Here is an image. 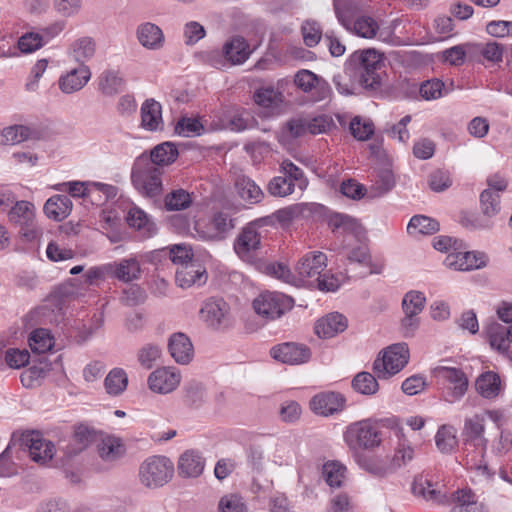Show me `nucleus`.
<instances>
[{
  "label": "nucleus",
  "instance_id": "f257e3e1",
  "mask_svg": "<svg viewBox=\"0 0 512 512\" xmlns=\"http://www.w3.org/2000/svg\"><path fill=\"white\" fill-rule=\"evenodd\" d=\"M412 492L432 504L452 505L450 512H487L470 489H458L448 494L443 484L433 482L427 476L420 475L414 479Z\"/></svg>",
  "mask_w": 512,
  "mask_h": 512
},
{
  "label": "nucleus",
  "instance_id": "f03ea898",
  "mask_svg": "<svg viewBox=\"0 0 512 512\" xmlns=\"http://www.w3.org/2000/svg\"><path fill=\"white\" fill-rule=\"evenodd\" d=\"M383 56L374 49L354 52L345 64V74L358 76L360 84L369 89H377L381 84L380 70Z\"/></svg>",
  "mask_w": 512,
  "mask_h": 512
},
{
  "label": "nucleus",
  "instance_id": "7ed1b4c3",
  "mask_svg": "<svg viewBox=\"0 0 512 512\" xmlns=\"http://www.w3.org/2000/svg\"><path fill=\"white\" fill-rule=\"evenodd\" d=\"M343 440L352 455L363 450H373L382 443L379 423L371 418L355 421L346 426Z\"/></svg>",
  "mask_w": 512,
  "mask_h": 512
},
{
  "label": "nucleus",
  "instance_id": "20e7f679",
  "mask_svg": "<svg viewBox=\"0 0 512 512\" xmlns=\"http://www.w3.org/2000/svg\"><path fill=\"white\" fill-rule=\"evenodd\" d=\"M443 360L431 369L432 376L440 385L441 397L453 404L460 401L468 391L469 379L466 373L458 367L448 366Z\"/></svg>",
  "mask_w": 512,
  "mask_h": 512
},
{
  "label": "nucleus",
  "instance_id": "39448f33",
  "mask_svg": "<svg viewBox=\"0 0 512 512\" xmlns=\"http://www.w3.org/2000/svg\"><path fill=\"white\" fill-rule=\"evenodd\" d=\"M267 226H273L272 217L255 219L243 227L234 242V251L241 260L247 263L256 261L263 238L261 229Z\"/></svg>",
  "mask_w": 512,
  "mask_h": 512
},
{
  "label": "nucleus",
  "instance_id": "423d86ee",
  "mask_svg": "<svg viewBox=\"0 0 512 512\" xmlns=\"http://www.w3.org/2000/svg\"><path fill=\"white\" fill-rule=\"evenodd\" d=\"M334 9L338 21L347 31L367 39L375 37L379 26L372 17L357 15L348 7L347 0H334Z\"/></svg>",
  "mask_w": 512,
  "mask_h": 512
},
{
  "label": "nucleus",
  "instance_id": "0eeeda50",
  "mask_svg": "<svg viewBox=\"0 0 512 512\" xmlns=\"http://www.w3.org/2000/svg\"><path fill=\"white\" fill-rule=\"evenodd\" d=\"M409 348L404 342L383 349L373 363V371L379 379H388L398 374L409 361Z\"/></svg>",
  "mask_w": 512,
  "mask_h": 512
},
{
  "label": "nucleus",
  "instance_id": "6e6552de",
  "mask_svg": "<svg viewBox=\"0 0 512 512\" xmlns=\"http://www.w3.org/2000/svg\"><path fill=\"white\" fill-rule=\"evenodd\" d=\"M162 169L153 163L138 161L131 172L134 187L143 195L155 197L162 191Z\"/></svg>",
  "mask_w": 512,
  "mask_h": 512
},
{
  "label": "nucleus",
  "instance_id": "1a4fd4ad",
  "mask_svg": "<svg viewBox=\"0 0 512 512\" xmlns=\"http://www.w3.org/2000/svg\"><path fill=\"white\" fill-rule=\"evenodd\" d=\"M174 472L172 462L164 456H152L140 466L141 483L146 487H159L168 482Z\"/></svg>",
  "mask_w": 512,
  "mask_h": 512
},
{
  "label": "nucleus",
  "instance_id": "9d476101",
  "mask_svg": "<svg viewBox=\"0 0 512 512\" xmlns=\"http://www.w3.org/2000/svg\"><path fill=\"white\" fill-rule=\"evenodd\" d=\"M293 306L294 300L280 292L266 291L258 295L253 301L255 312L270 320L281 317Z\"/></svg>",
  "mask_w": 512,
  "mask_h": 512
},
{
  "label": "nucleus",
  "instance_id": "9b49d317",
  "mask_svg": "<svg viewBox=\"0 0 512 512\" xmlns=\"http://www.w3.org/2000/svg\"><path fill=\"white\" fill-rule=\"evenodd\" d=\"M201 320L213 330H224L231 326L230 306L222 298L205 300L199 311Z\"/></svg>",
  "mask_w": 512,
  "mask_h": 512
},
{
  "label": "nucleus",
  "instance_id": "f8f14e48",
  "mask_svg": "<svg viewBox=\"0 0 512 512\" xmlns=\"http://www.w3.org/2000/svg\"><path fill=\"white\" fill-rule=\"evenodd\" d=\"M295 85L305 93H309L314 101H323L330 97L332 90L329 83L310 70H300L294 77Z\"/></svg>",
  "mask_w": 512,
  "mask_h": 512
},
{
  "label": "nucleus",
  "instance_id": "ddd939ff",
  "mask_svg": "<svg viewBox=\"0 0 512 512\" xmlns=\"http://www.w3.org/2000/svg\"><path fill=\"white\" fill-rule=\"evenodd\" d=\"M181 378V374L176 368L160 367L150 373L147 384L154 393L168 394L180 385Z\"/></svg>",
  "mask_w": 512,
  "mask_h": 512
},
{
  "label": "nucleus",
  "instance_id": "4468645a",
  "mask_svg": "<svg viewBox=\"0 0 512 512\" xmlns=\"http://www.w3.org/2000/svg\"><path fill=\"white\" fill-rule=\"evenodd\" d=\"M327 266V256L320 251L304 254L295 266L298 283H305L311 278H317Z\"/></svg>",
  "mask_w": 512,
  "mask_h": 512
},
{
  "label": "nucleus",
  "instance_id": "2eb2a0df",
  "mask_svg": "<svg viewBox=\"0 0 512 512\" xmlns=\"http://www.w3.org/2000/svg\"><path fill=\"white\" fill-rule=\"evenodd\" d=\"M270 355L282 363L299 365L309 361L311 351L305 344L285 342L271 348Z\"/></svg>",
  "mask_w": 512,
  "mask_h": 512
},
{
  "label": "nucleus",
  "instance_id": "dca6fc26",
  "mask_svg": "<svg viewBox=\"0 0 512 512\" xmlns=\"http://www.w3.org/2000/svg\"><path fill=\"white\" fill-rule=\"evenodd\" d=\"M345 398L337 392H322L315 395L310 401L311 410L320 416H331L344 409Z\"/></svg>",
  "mask_w": 512,
  "mask_h": 512
},
{
  "label": "nucleus",
  "instance_id": "f3484780",
  "mask_svg": "<svg viewBox=\"0 0 512 512\" xmlns=\"http://www.w3.org/2000/svg\"><path fill=\"white\" fill-rule=\"evenodd\" d=\"M24 441L34 462L46 464L52 460L55 454V446L51 441L45 439L41 433L33 431L25 436Z\"/></svg>",
  "mask_w": 512,
  "mask_h": 512
},
{
  "label": "nucleus",
  "instance_id": "a211bd4d",
  "mask_svg": "<svg viewBox=\"0 0 512 512\" xmlns=\"http://www.w3.org/2000/svg\"><path fill=\"white\" fill-rule=\"evenodd\" d=\"M486 255L480 252H454L447 255L444 263L447 267L459 271L479 269L486 265Z\"/></svg>",
  "mask_w": 512,
  "mask_h": 512
},
{
  "label": "nucleus",
  "instance_id": "6ab92c4d",
  "mask_svg": "<svg viewBox=\"0 0 512 512\" xmlns=\"http://www.w3.org/2000/svg\"><path fill=\"white\" fill-rule=\"evenodd\" d=\"M91 75L92 73L88 66L79 65L59 77V89L65 94L77 92L89 82Z\"/></svg>",
  "mask_w": 512,
  "mask_h": 512
},
{
  "label": "nucleus",
  "instance_id": "aec40b11",
  "mask_svg": "<svg viewBox=\"0 0 512 512\" xmlns=\"http://www.w3.org/2000/svg\"><path fill=\"white\" fill-rule=\"evenodd\" d=\"M475 389L484 399L494 400L503 394L505 385L498 373L486 371L476 378Z\"/></svg>",
  "mask_w": 512,
  "mask_h": 512
},
{
  "label": "nucleus",
  "instance_id": "412c9836",
  "mask_svg": "<svg viewBox=\"0 0 512 512\" xmlns=\"http://www.w3.org/2000/svg\"><path fill=\"white\" fill-rule=\"evenodd\" d=\"M206 281V269L197 261L186 263V265L178 267L176 271V282L181 288L201 286Z\"/></svg>",
  "mask_w": 512,
  "mask_h": 512
},
{
  "label": "nucleus",
  "instance_id": "4be33fe9",
  "mask_svg": "<svg viewBox=\"0 0 512 512\" xmlns=\"http://www.w3.org/2000/svg\"><path fill=\"white\" fill-rule=\"evenodd\" d=\"M485 432V417L481 413L474 414L471 417H467L464 420L463 436L465 439V445L473 443V445L481 446V453L487 446V439L484 437Z\"/></svg>",
  "mask_w": 512,
  "mask_h": 512
},
{
  "label": "nucleus",
  "instance_id": "5701e85b",
  "mask_svg": "<svg viewBox=\"0 0 512 512\" xmlns=\"http://www.w3.org/2000/svg\"><path fill=\"white\" fill-rule=\"evenodd\" d=\"M141 127L155 132L163 129L162 106L153 98L146 99L140 107Z\"/></svg>",
  "mask_w": 512,
  "mask_h": 512
},
{
  "label": "nucleus",
  "instance_id": "b1692460",
  "mask_svg": "<svg viewBox=\"0 0 512 512\" xmlns=\"http://www.w3.org/2000/svg\"><path fill=\"white\" fill-rule=\"evenodd\" d=\"M168 350L171 357L179 364H188L194 356L193 345L187 335L178 332L170 336Z\"/></svg>",
  "mask_w": 512,
  "mask_h": 512
},
{
  "label": "nucleus",
  "instance_id": "393cba45",
  "mask_svg": "<svg viewBox=\"0 0 512 512\" xmlns=\"http://www.w3.org/2000/svg\"><path fill=\"white\" fill-rule=\"evenodd\" d=\"M347 328V319L340 313H330L315 323V333L320 338H332Z\"/></svg>",
  "mask_w": 512,
  "mask_h": 512
},
{
  "label": "nucleus",
  "instance_id": "a878e982",
  "mask_svg": "<svg viewBox=\"0 0 512 512\" xmlns=\"http://www.w3.org/2000/svg\"><path fill=\"white\" fill-rule=\"evenodd\" d=\"M491 347L502 354H507L512 345V325L493 323L487 329Z\"/></svg>",
  "mask_w": 512,
  "mask_h": 512
},
{
  "label": "nucleus",
  "instance_id": "bb28decb",
  "mask_svg": "<svg viewBox=\"0 0 512 512\" xmlns=\"http://www.w3.org/2000/svg\"><path fill=\"white\" fill-rule=\"evenodd\" d=\"M126 221L130 227L138 230L143 237H151L156 233L155 223L144 210L136 205H131L128 208Z\"/></svg>",
  "mask_w": 512,
  "mask_h": 512
},
{
  "label": "nucleus",
  "instance_id": "cd10ccee",
  "mask_svg": "<svg viewBox=\"0 0 512 512\" xmlns=\"http://www.w3.org/2000/svg\"><path fill=\"white\" fill-rule=\"evenodd\" d=\"M328 225L334 233L359 238L363 232L360 223L353 217L335 213L329 217Z\"/></svg>",
  "mask_w": 512,
  "mask_h": 512
},
{
  "label": "nucleus",
  "instance_id": "c85d7f7f",
  "mask_svg": "<svg viewBox=\"0 0 512 512\" xmlns=\"http://www.w3.org/2000/svg\"><path fill=\"white\" fill-rule=\"evenodd\" d=\"M312 211V204L297 203L277 210L270 217L273 218V224L277 221L283 226H288L296 220L309 217Z\"/></svg>",
  "mask_w": 512,
  "mask_h": 512
},
{
  "label": "nucleus",
  "instance_id": "c756f323",
  "mask_svg": "<svg viewBox=\"0 0 512 512\" xmlns=\"http://www.w3.org/2000/svg\"><path fill=\"white\" fill-rule=\"evenodd\" d=\"M253 98L258 106L268 109L270 113L278 112L284 102L283 93L273 86L260 87L255 91Z\"/></svg>",
  "mask_w": 512,
  "mask_h": 512
},
{
  "label": "nucleus",
  "instance_id": "7c9ffc66",
  "mask_svg": "<svg viewBox=\"0 0 512 512\" xmlns=\"http://www.w3.org/2000/svg\"><path fill=\"white\" fill-rule=\"evenodd\" d=\"M352 456L361 469L373 475L385 476L393 471L389 461L381 456L364 455L362 452Z\"/></svg>",
  "mask_w": 512,
  "mask_h": 512
},
{
  "label": "nucleus",
  "instance_id": "2f4dec72",
  "mask_svg": "<svg viewBox=\"0 0 512 512\" xmlns=\"http://www.w3.org/2000/svg\"><path fill=\"white\" fill-rule=\"evenodd\" d=\"M72 206V201L68 196L54 195L46 201L44 212L48 218L61 221L69 216Z\"/></svg>",
  "mask_w": 512,
  "mask_h": 512
},
{
  "label": "nucleus",
  "instance_id": "473e14b6",
  "mask_svg": "<svg viewBox=\"0 0 512 512\" xmlns=\"http://www.w3.org/2000/svg\"><path fill=\"white\" fill-rule=\"evenodd\" d=\"M235 187L240 198L248 204L260 203L264 198V192L260 186L247 176H239L236 179Z\"/></svg>",
  "mask_w": 512,
  "mask_h": 512
},
{
  "label": "nucleus",
  "instance_id": "72a5a7b5",
  "mask_svg": "<svg viewBox=\"0 0 512 512\" xmlns=\"http://www.w3.org/2000/svg\"><path fill=\"white\" fill-rule=\"evenodd\" d=\"M38 131L26 125H12L3 129L1 143L15 145L27 140L37 139Z\"/></svg>",
  "mask_w": 512,
  "mask_h": 512
},
{
  "label": "nucleus",
  "instance_id": "f704fd0d",
  "mask_svg": "<svg viewBox=\"0 0 512 512\" xmlns=\"http://www.w3.org/2000/svg\"><path fill=\"white\" fill-rule=\"evenodd\" d=\"M97 448L100 458L106 462H114L125 453L121 439L110 435L101 438Z\"/></svg>",
  "mask_w": 512,
  "mask_h": 512
},
{
  "label": "nucleus",
  "instance_id": "c9c22d12",
  "mask_svg": "<svg viewBox=\"0 0 512 512\" xmlns=\"http://www.w3.org/2000/svg\"><path fill=\"white\" fill-rule=\"evenodd\" d=\"M223 52L232 64H242L249 58L251 50L244 38L236 36L224 45Z\"/></svg>",
  "mask_w": 512,
  "mask_h": 512
},
{
  "label": "nucleus",
  "instance_id": "e433bc0d",
  "mask_svg": "<svg viewBox=\"0 0 512 512\" xmlns=\"http://www.w3.org/2000/svg\"><path fill=\"white\" fill-rule=\"evenodd\" d=\"M137 37L141 45L148 49H158L164 42L162 30L150 22L143 23L138 27Z\"/></svg>",
  "mask_w": 512,
  "mask_h": 512
},
{
  "label": "nucleus",
  "instance_id": "4c0bfd02",
  "mask_svg": "<svg viewBox=\"0 0 512 512\" xmlns=\"http://www.w3.org/2000/svg\"><path fill=\"white\" fill-rule=\"evenodd\" d=\"M128 387V375L123 368L111 369L104 379V388L108 395L117 397L122 395Z\"/></svg>",
  "mask_w": 512,
  "mask_h": 512
},
{
  "label": "nucleus",
  "instance_id": "58836bf2",
  "mask_svg": "<svg viewBox=\"0 0 512 512\" xmlns=\"http://www.w3.org/2000/svg\"><path fill=\"white\" fill-rule=\"evenodd\" d=\"M125 79L119 71L105 70L99 76V90L106 96H114L125 87Z\"/></svg>",
  "mask_w": 512,
  "mask_h": 512
},
{
  "label": "nucleus",
  "instance_id": "ea45409f",
  "mask_svg": "<svg viewBox=\"0 0 512 512\" xmlns=\"http://www.w3.org/2000/svg\"><path fill=\"white\" fill-rule=\"evenodd\" d=\"M96 51V44L90 37H82L75 40L70 49L69 55L79 65H85L87 61L93 58Z\"/></svg>",
  "mask_w": 512,
  "mask_h": 512
},
{
  "label": "nucleus",
  "instance_id": "a19ab883",
  "mask_svg": "<svg viewBox=\"0 0 512 512\" xmlns=\"http://www.w3.org/2000/svg\"><path fill=\"white\" fill-rule=\"evenodd\" d=\"M204 469V460L195 451L184 452L178 462L179 473L186 477H197Z\"/></svg>",
  "mask_w": 512,
  "mask_h": 512
},
{
  "label": "nucleus",
  "instance_id": "79ce46f5",
  "mask_svg": "<svg viewBox=\"0 0 512 512\" xmlns=\"http://www.w3.org/2000/svg\"><path fill=\"white\" fill-rule=\"evenodd\" d=\"M210 226L211 231L203 234L202 237L208 240H219L234 228V223L229 213L220 211L214 214Z\"/></svg>",
  "mask_w": 512,
  "mask_h": 512
},
{
  "label": "nucleus",
  "instance_id": "37998d69",
  "mask_svg": "<svg viewBox=\"0 0 512 512\" xmlns=\"http://www.w3.org/2000/svg\"><path fill=\"white\" fill-rule=\"evenodd\" d=\"M435 444L441 453L451 454L458 445L456 428L448 424L440 426L435 435Z\"/></svg>",
  "mask_w": 512,
  "mask_h": 512
},
{
  "label": "nucleus",
  "instance_id": "c03bdc74",
  "mask_svg": "<svg viewBox=\"0 0 512 512\" xmlns=\"http://www.w3.org/2000/svg\"><path fill=\"white\" fill-rule=\"evenodd\" d=\"M111 264L113 266L112 273L120 281L131 282L140 277V264L135 258L122 259Z\"/></svg>",
  "mask_w": 512,
  "mask_h": 512
},
{
  "label": "nucleus",
  "instance_id": "a18cd8bd",
  "mask_svg": "<svg viewBox=\"0 0 512 512\" xmlns=\"http://www.w3.org/2000/svg\"><path fill=\"white\" fill-rule=\"evenodd\" d=\"M178 156L177 148L169 142H164L157 145L150 154V161L145 160L147 163H153L155 166H165L173 163Z\"/></svg>",
  "mask_w": 512,
  "mask_h": 512
},
{
  "label": "nucleus",
  "instance_id": "49530a36",
  "mask_svg": "<svg viewBox=\"0 0 512 512\" xmlns=\"http://www.w3.org/2000/svg\"><path fill=\"white\" fill-rule=\"evenodd\" d=\"M439 230V223L427 216H413L407 226V232L412 236L430 235Z\"/></svg>",
  "mask_w": 512,
  "mask_h": 512
},
{
  "label": "nucleus",
  "instance_id": "de8ad7c7",
  "mask_svg": "<svg viewBox=\"0 0 512 512\" xmlns=\"http://www.w3.org/2000/svg\"><path fill=\"white\" fill-rule=\"evenodd\" d=\"M165 208L168 211L185 210L192 204V194L184 189H176L165 196Z\"/></svg>",
  "mask_w": 512,
  "mask_h": 512
},
{
  "label": "nucleus",
  "instance_id": "09e8293b",
  "mask_svg": "<svg viewBox=\"0 0 512 512\" xmlns=\"http://www.w3.org/2000/svg\"><path fill=\"white\" fill-rule=\"evenodd\" d=\"M29 345L33 352L45 353L54 346V338L47 329L39 328L31 333Z\"/></svg>",
  "mask_w": 512,
  "mask_h": 512
},
{
  "label": "nucleus",
  "instance_id": "8fccbe9b",
  "mask_svg": "<svg viewBox=\"0 0 512 512\" xmlns=\"http://www.w3.org/2000/svg\"><path fill=\"white\" fill-rule=\"evenodd\" d=\"M9 217L12 222L21 226L35 219V207L28 201H19L11 208Z\"/></svg>",
  "mask_w": 512,
  "mask_h": 512
},
{
  "label": "nucleus",
  "instance_id": "3c124183",
  "mask_svg": "<svg viewBox=\"0 0 512 512\" xmlns=\"http://www.w3.org/2000/svg\"><path fill=\"white\" fill-rule=\"evenodd\" d=\"M280 171L290 183H293V185L300 190H304L308 186V180L305 177L303 170L290 160H284L281 163Z\"/></svg>",
  "mask_w": 512,
  "mask_h": 512
},
{
  "label": "nucleus",
  "instance_id": "603ef678",
  "mask_svg": "<svg viewBox=\"0 0 512 512\" xmlns=\"http://www.w3.org/2000/svg\"><path fill=\"white\" fill-rule=\"evenodd\" d=\"M90 187V199L98 205L114 199L118 192L116 186L102 182L92 181Z\"/></svg>",
  "mask_w": 512,
  "mask_h": 512
},
{
  "label": "nucleus",
  "instance_id": "864d4df0",
  "mask_svg": "<svg viewBox=\"0 0 512 512\" xmlns=\"http://www.w3.org/2000/svg\"><path fill=\"white\" fill-rule=\"evenodd\" d=\"M346 467L337 461L327 462L323 466V476L330 487H340L345 478Z\"/></svg>",
  "mask_w": 512,
  "mask_h": 512
},
{
  "label": "nucleus",
  "instance_id": "5fc2aeb1",
  "mask_svg": "<svg viewBox=\"0 0 512 512\" xmlns=\"http://www.w3.org/2000/svg\"><path fill=\"white\" fill-rule=\"evenodd\" d=\"M426 303L425 295L420 291L411 290L402 299L404 313L418 315L423 311Z\"/></svg>",
  "mask_w": 512,
  "mask_h": 512
},
{
  "label": "nucleus",
  "instance_id": "6e6d98bb",
  "mask_svg": "<svg viewBox=\"0 0 512 512\" xmlns=\"http://www.w3.org/2000/svg\"><path fill=\"white\" fill-rule=\"evenodd\" d=\"M352 387L358 393L372 395L378 391L379 385L372 374L368 372H360L354 377Z\"/></svg>",
  "mask_w": 512,
  "mask_h": 512
},
{
  "label": "nucleus",
  "instance_id": "4d7b16f0",
  "mask_svg": "<svg viewBox=\"0 0 512 512\" xmlns=\"http://www.w3.org/2000/svg\"><path fill=\"white\" fill-rule=\"evenodd\" d=\"M414 458V448L405 438L399 440L398 447L392 460L389 462L392 470L406 465Z\"/></svg>",
  "mask_w": 512,
  "mask_h": 512
},
{
  "label": "nucleus",
  "instance_id": "13d9d810",
  "mask_svg": "<svg viewBox=\"0 0 512 512\" xmlns=\"http://www.w3.org/2000/svg\"><path fill=\"white\" fill-rule=\"evenodd\" d=\"M395 185V178L390 169H383L378 172L375 184L371 187L373 197L381 196L390 191Z\"/></svg>",
  "mask_w": 512,
  "mask_h": 512
},
{
  "label": "nucleus",
  "instance_id": "bf43d9fd",
  "mask_svg": "<svg viewBox=\"0 0 512 512\" xmlns=\"http://www.w3.org/2000/svg\"><path fill=\"white\" fill-rule=\"evenodd\" d=\"M482 212L487 217H493L500 211V196L490 189L484 190L480 195Z\"/></svg>",
  "mask_w": 512,
  "mask_h": 512
},
{
  "label": "nucleus",
  "instance_id": "052dcab7",
  "mask_svg": "<svg viewBox=\"0 0 512 512\" xmlns=\"http://www.w3.org/2000/svg\"><path fill=\"white\" fill-rule=\"evenodd\" d=\"M202 131L203 125L195 118L182 117L175 126V132L183 137L198 136Z\"/></svg>",
  "mask_w": 512,
  "mask_h": 512
},
{
  "label": "nucleus",
  "instance_id": "680f3d73",
  "mask_svg": "<svg viewBox=\"0 0 512 512\" xmlns=\"http://www.w3.org/2000/svg\"><path fill=\"white\" fill-rule=\"evenodd\" d=\"M295 188L284 176L273 177L267 185L268 192L275 197H286L292 194Z\"/></svg>",
  "mask_w": 512,
  "mask_h": 512
},
{
  "label": "nucleus",
  "instance_id": "e2e57ef3",
  "mask_svg": "<svg viewBox=\"0 0 512 512\" xmlns=\"http://www.w3.org/2000/svg\"><path fill=\"white\" fill-rule=\"evenodd\" d=\"M226 127L231 131L241 132L250 127V114L246 111H232L226 115Z\"/></svg>",
  "mask_w": 512,
  "mask_h": 512
},
{
  "label": "nucleus",
  "instance_id": "0e129e2a",
  "mask_svg": "<svg viewBox=\"0 0 512 512\" xmlns=\"http://www.w3.org/2000/svg\"><path fill=\"white\" fill-rule=\"evenodd\" d=\"M350 132L360 141L368 140L374 133L373 124L368 120H362L360 117H355L350 122Z\"/></svg>",
  "mask_w": 512,
  "mask_h": 512
},
{
  "label": "nucleus",
  "instance_id": "69168bd1",
  "mask_svg": "<svg viewBox=\"0 0 512 512\" xmlns=\"http://www.w3.org/2000/svg\"><path fill=\"white\" fill-rule=\"evenodd\" d=\"M444 83L439 79H432L420 85L419 93L425 100H436L443 96Z\"/></svg>",
  "mask_w": 512,
  "mask_h": 512
},
{
  "label": "nucleus",
  "instance_id": "338daca9",
  "mask_svg": "<svg viewBox=\"0 0 512 512\" xmlns=\"http://www.w3.org/2000/svg\"><path fill=\"white\" fill-rule=\"evenodd\" d=\"M302 35L306 46H316L322 37V29L320 25L315 21H306L302 25Z\"/></svg>",
  "mask_w": 512,
  "mask_h": 512
},
{
  "label": "nucleus",
  "instance_id": "774afa93",
  "mask_svg": "<svg viewBox=\"0 0 512 512\" xmlns=\"http://www.w3.org/2000/svg\"><path fill=\"white\" fill-rule=\"evenodd\" d=\"M160 356L161 349L159 346L146 344L138 352V361L143 367L150 369Z\"/></svg>",
  "mask_w": 512,
  "mask_h": 512
}]
</instances>
